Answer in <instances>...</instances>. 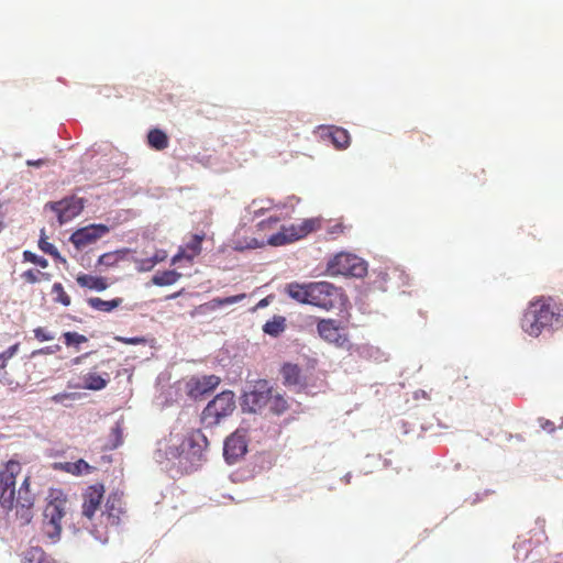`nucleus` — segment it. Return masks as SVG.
I'll return each mask as SVG.
<instances>
[{"label":"nucleus","mask_w":563,"mask_h":563,"mask_svg":"<svg viewBox=\"0 0 563 563\" xmlns=\"http://www.w3.org/2000/svg\"><path fill=\"white\" fill-rule=\"evenodd\" d=\"M286 292L300 303L311 305L327 311L340 308L346 301L342 288L329 282L290 283L286 287Z\"/></svg>","instance_id":"2"},{"label":"nucleus","mask_w":563,"mask_h":563,"mask_svg":"<svg viewBox=\"0 0 563 563\" xmlns=\"http://www.w3.org/2000/svg\"><path fill=\"white\" fill-rule=\"evenodd\" d=\"M244 298H246L245 294H240V295H235V296H229V297H224V298H213L208 305L212 309H214V308H219V307H223V306H228V305H233V303L240 302Z\"/></svg>","instance_id":"32"},{"label":"nucleus","mask_w":563,"mask_h":563,"mask_svg":"<svg viewBox=\"0 0 563 563\" xmlns=\"http://www.w3.org/2000/svg\"><path fill=\"white\" fill-rule=\"evenodd\" d=\"M294 198H288L286 201H275L268 197H261L253 199L251 203L247 206L246 211L251 216V220H255L260 217L265 216L271 211H283L289 209V211L294 210Z\"/></svg>","instance_id":"12"},{"label":"nucleus","mask_w":563,"mask_h":563,"mask_svg":"<svg viewBox=\"0 0 563 563\" xmlns=\"http://www.w3.org/2000/svg\"><path fill=\"white\" fill-rule=\"evenodd\" d=\"M21 472V464L9 461L3 471H0V505L7 510L13 509L15 478Z\"/></svg>","instance_id":"8"},{"label":"nucleus","mask_w":563,"mask_h":563,"mask_svg":"<svg viewBox=\"0 0 563 563\" xmlns=\"http://www.w3.org/2000/svg\"><path fill=\"white\" fill-rule=\"evenodd\" d=\"M63 339L67 346H74L76 351L79 350L80 344L88 342V338L86 335L70 331L63 333Z\"/></svg>","instance_id":"30"},{"label":"nucleus","mask_w":563,"mask_h":563,"mask_svg":"<svg viewBox=\"0 0 563 563\" xmlns=\"http://www.w3.org/2000/svg\"><path fill=\"white\" fill-rule=\"evenodd\" d=\"M327 271L330 275L362 277L366 274L367 267L355 254L341 252L328 262Z\"/></svg>","instance_id":"7"},{"label":"nucleus","mask_w":563,"mask_h":563,"mask_svg":"<svg viewBox=\"0 0 563 563\" xmlns=\"http://www.w3.org/2000/svg\"><path fill=\"white\" fill-rule=\"evenodd\" d=\"M123 302L122 298H114L111 300H103L99 297L88 298L87 303L95 310L110 312L118 307H120Z\"/></svg>","instance_id":"23"},{"label":"nucleus","mask_w":563,"mask_h":563,"mask_svg":"<svg viewBox=\"0 0 563 563\" xmlns=\"http://www.w3.org/2000/svg\"><path fill=\"white\" fill-rule=\"evenodd\" d=\"M185 250L180 249L177 254H175L172 258V265L177 264L180 260L184 258Z\"/></svg>","instance_id":"47"},{"label":"nucleus","mask_w":563,"mask_h":563,"mask_svg":"<svg viewBox=\"0 0 563 563\" xmlns=\"http://www.w3.org/2000/svg\"><path fill=\"white\" fill-rule=\"evenodd\" d=\"M123 512V501L121 496L118 494H111L107 499L106 510L102 512V517L106 518L107 526H118Z\"/></svg>","instance_id":"18"},{"label":"nucleus","mask_w":563,"mask_h":563,"mask_svg":"<svg viewBox=\"0 0 563 563\" xmlns=\"http://www.w3.org/2000/svg\"><path fill=\"white\" fill-rule=\"evenodd\" d=\"M286 329V318L283 316H274L263 325V332L271 336L277 338Z\"/></svg>","instance_id":"25"},{"label":"nucleus","mask_w":563,"mask_h":563,"mask_svg":"<svg viewBox=\"0 0 563 563\" xmlns=\"http://www.w3.org/2000/svg\"><path fill=\"white\" fill-rule=\"evenodd\" d=\"M166 257H167V254L165 251H158L155 253L154 256L151 257V260H155L156 264H157V263L165 261Z\"/></svg>","instance_id":"46"},{"label":"nucleus","mask_w":563,"mask_h":563,"mask_svg":"<svg viewBox=\"0 0 563 563\" xmlns=\"http://www.w3.org/2000/svg\"><path fill=\"white\" fill-rule=\"evenodd\" d=\"M52 294L55 295L54 301L62 303L65 307H68L71 302L69 295L65 291L63 285L60 283H55L52 286Z\"/></svg>","instance_id":"33"},{"label":"nucleus","mask_w":563,"mask_h":563,"mask_svg":"<svg viewBox=\"0 0 563 563\" xmlns=\"http://www.w3.org/2000/svg\"><path fill=\"white\" fill-rule=\"evenodd\" d=\"M23 257L25 261L36 264V265L41 266L42 268H46L48 266V262L46 258L37 256L36 254L32 253L31 251H24Z\"/></svg>","instance_id":"38"},{"label":"nucleus","mask_w":563,"mask_h":563,"mask_svg":"<svg viewBox=\"0 0 563 563\" xmlns=\"http://www.w3.org/2000/svg\"><path fill=\"white\" fill-rule=\"evenodd\" d=\"M272 393L273 388L269 386L267 380H257L254 384L253 389L245 394L244 402L250 407L251 411H261L262 409L267 408V405H269Z\"/></svg>","instance_id":"13"},{"label":"nucleus","mask_w":563,"mask_h":563,"mask_svg":"<svg viewBox=\"0 0 563 563\" xmlns=\"http://www.w3.org/2000/svg\"><path fill=\"white\" fill-rule=\"evenodd\" d=\"M169 442L173 444L166 451V454L173 459L187 456H200L202 451L208 446V439L201 430L190 431L186 438L178 444L179 439L176 435H170Z\"/></svg>","instance_id":"6"},{"label":"nucleus","mask_w":563,"mask_h":563,"mask_svg":"<svg viewBox=\"0 0 563 563\" xmlns=\"http://www.w3.org/2000/svg\"><path fill=\"white\" fill-rule=\"evenodd\" d=\"M115 341L121 342L123 344L128 345H139V344H146L147 340L144 336H133V338H125V336H115Z\"/></svg>","instance_id":"41"},{"label":"nucleus","mask_w":563,"mask_h":563,"mask_svg":"<svg viewBox=\"0 0 563 563\" xmlns=\"http://www.w3.org/2000/svg\"><path fill=\"white\" fill-rule=\"evenodd\" d=\"M45 552L40 547H31L23 552V563H41V559Z\"/></svg>","instance_id":"31"},{"label":"nucleus","mask_w":563,"mask_h":563,"mask_svg":"<svg viewBox=\"0 0 563 563\" xmlns=\"http://www.w3.org/2000/svg\"><path fill=\"white\" fill-rule=\"evenodd\" d=\"M350 228V225H345L342 221H338L327 228V238L330 240H335L340 235L345 234L346 230Z\"/></svg>","instance_id":"34"},{"label":"nucleus","mask_w":563,"mask_h":563,"mask_svg":"<svg viewBox=\"0 0 563 563\" xmlns=\"http://www.w3.org/2000/svg\"><path fill=\"white\" fill-rule=\"evenodd\" d=\"M267 305V299L264 298L262 300H260V302L257 303V307L261 308V307H265Z\"/></svg>","instance_id":"53"},{"label":"nucleus","mask_w":563,"mask_h":563,"mask_svg":"<svg viewBox=\"0 0 563 563\" xmlns=\"http://www.w3.org/2000/svg\"><path fill=\"white\" fill-rule=\"evenodd\" d=\"M185 250V255H184V258L187 260L188 262H192L194 258L197 256V255H192V252Z\"/></svg>","instance_id":"50"},{"label":"nucleus","mask_w":563,"mask_h":563,"mask_svg":"<svg viewBox=\"0 0 563 563\" xmlns=\"http://www.w3.org/2000/svg\"><path fill=\"white\" fill-rule=\"evenodd\" d=\"M65 512L66 499L58 497L49 500L44 508L42 532L51 542H56L60 537Z\"/></svg>","instance_id":"4"},{"label":"nucleus","mask_w":563,"mask_h":563,"mask_svg":"<svg viewBox=\"0 0 563 563\" xmlns=\"http://www.w3.org/2000/svg\"><path fill=\"white\" fill-rule=\"evenodd\" d=\"M53 468L57 471H63L69 473L71 475H82L88 474L92 471V466L89 465L85 460L80 459L76 462H57L53 464Z\"/></svg>","instance_id":"20"},{"label":"nucleus","mask_w":563,"mask_h":563,"mask_svg":"<svg viewBox=\"0 0 563 563\" xmlns=\"http://www.w3.org/2000/svg\"><path fill=\"white\" fill-rule=\"evenodd\" d=\"M267 409L275 415H282L288 409V402L283 395L273 391Z\"/></svg>","instance_id":"29"},{"label":"nucleus","mask_w":563,"mask_h":563,"mask_svg":"<svg viewBox=\"0 0 563 563\" xmlns=\"http://www.w3.org/2000/svg\"><path fill=\"white\" fill-rule=\"evenodd\" d=\"M33 333L35 339L38 340L40 342L52 341L54 339V335L42 327L34 329Z\"/></svg>","instance_id":"42"},{"label":"nucleus","mask_w":563,"mask_h":563,"mask_svg":"<svg viewBox=\"0 0 563 563\" xmlns=\"http://www.w3.org/2000/svg\"><path fill=\"white\" fill-rule=\"evenodd\" d=\"M38 247L46 254H49L52 256H54L55 258H58L62 262H66L65 258H63L59 254V252L57 251V249L54 246V244H52L51 242L47 241L46 238L44 236H41L40 241H38Z\"/></svg>","instance_id":"35"},{"label":"nucleus","mask_w":563,"mask_h":563,"mask_svg":"<svg viewBox=\"0 0 563 563\" xmlns=\"http://www.w3.org/2000/svg\"><path fill=\"white\" fill-rule=\"evenodd\" d=\"M84 388L91 390H100L107 386L108 380L95 372L87 373L84 377Z\"/></svg>","instance_id":"28"},{"label":"nucleus","mask_w":563,"mask_h":563,"mask_svg":"<svg viewBox=\"0 0 563 563\" xmlns=\"http://www.w3.org/2000/svg\"><path fill=\"white\" fill-rule=\"evenodd\" d=\"M40 276L44 279H49V274L35 269H27L21 274V278L29 284H35L40 282Z\"/></svg>","instance_id":"36"},{"label":"nucleus","mask_w":563,"mask_h":563,"mask_svg":"<svg viewBox=\"0 0 563 563\" xmlns=\"http://www.w3.org/2000/svg\"><path fill=\"white\" fill-rule=\"evenodd\" d=\"M115 262L117 256L114 253H104L98 260V263L104 266H112Z\"/></svg>","instance_id":"43"},{"label":"nucleus","mask_w":563,"mask_h":563,"mask_svg":"<svg viewBox=\"0 0 563 563\" xmlns=\"http://www.w3.org/2000/svg\"><path fill=\"white\" fill-rule=\"evenodd\" d=\"M45 207L57 214V220L59 224L63 225L71 221L82 211L85 201L82 198L71 196L59 201L48 202Z\"/></svg>","instance_id":"10"},{"label":"nucleus","mask_w":563,"mask_h":563,"mask_svg":"<svg viewBox=\"0 0 563 563\" xmlns=\"http://www.w3.org/2000/svg\"><path fill=\"white\" fill-rule=\"evenodd\" d=\"M181 277V274L176 271H164L158 272L152 277V283L156 286H169L175 284L179 278Z\"/></svg>","instance_id":"26"},{"label":"nucleus","mask_w":563,"mask_h":563,"mask_svg":"<svg viewBox=\"0 0 563 563\" xmlns=\"http://www.w3.org/2000/svg\"><path fill=\"white\" fill-rule=\"evenodd\" d=\"M76 398V394L73 393H59L54 395L51 400L55 404L64 402L65 400H74Z\"/></svg>","instance_id":"44"},{"label":"nucleus","mask_w":563,"mask_h":563,"mask_svg":"<svg viewBox=\"0 0 563 563\" xmlns=\"http://www.w3.org/2000/svg\"><path fill=\"white\" fill-rule=\"evenodd\" d=\"M19 350L20 343H15L0 353V383L8 385L12 384V380L8 377L5 368L8 362L19 352Z\"/></svg>","instance_id":"22"},{"label":"nucleus","mask_w":563,"mask_h":563,"mask_svg":"<svg viewBox=\"0 0 563 563\" xmlns=\"http://www.w3.org/2000/svg\"><path fill=\"white\" fill-rule=\"evenodd\" d=\"M108 232L109 228L104 224H90L76 230L70 236V242L77 249H82L91 243H95L98 239L102 238Z\"/></svg>","instance_id":"15"},{"label":"nucleus","mask_w":563,"mask_h":563,"mask_svg":"<svg viewBox=\"0 0 563 563\" xmlns=\"http://www.w3.org/2000/svg\"><path fill=\"white\" fill-rule=\"evenodd\" d=\"M34 500L35 495L30 489V477H25L18 490V496L14 495L13 505V508H16V517L21 520L22 525L31 522Z\"/></svg>","instance_id":"11"},{"label":"nucleus","mask_w":563,"mask_h":563,"mask_svg":"<svg viewBox=\"0 0 563 563\" xmlns=\"http://www.w3.org/2000/svg\"><path fill=\"white\" fill-rule=\"evenodd\" d=\"M202 236L195 234L187 243L186 250L192 252V255H199L201 252Z\"/></svg>","instance_id":"39"},{"label":"nucleus","mask_w":563,"mask_h":563,"mask_svg":"<svg viewBox=\"0 0 563 563\" xmlns=\"http://www.w3.org/2000/svg\"><path fill=\"white\" fill-rule=\"evenodd\" d=\"M76 282L79 286L93 289L97 291H103L108 288V283L104 277L101 276H92L88 274H79L76 277Z\"/></svg>","instance_id":"21"},{"label":"nucleus","mask_w":563,"mask_h":563,"mask_svg":"<svg viewBox=\"0 0 563 563\" xmlns=\"http://www.w3.org/2000/svg\"><path fill=\"white\" fill-rule=\"evenodd\" d=\"M317 332L323 341L335 347L349 350L352 345L349 334L335 319H320L317 323Z\"/></svg>","instance_id":"9"},{"label":"nucleus","mask_w":563,"mask_h":563,"mask_svg":"<svg viewBox=\"0 0 563 563\" xmlns=\"http://www.w3.org/2000/svg\"><path fill=\"white\" fill-rule=\"evenodd\" d=\"M104 487L101 484L89 486L84 493L82 515L92 519L103 499Z\"/></svg>","instance_id":"16"},{"label":"nucleus","mask_w":563,"mask_h":563,"mask_svg":"<svg viewBox=\"0 0 563 563\" xmlns=\"http://www.w3.org/2000/svg\"><path fill=\"white\" fill-rule=\"evenodd\" d=\"M235 409L234 394L225 390L217 395L203 409L201 420L207 427L217 426Z\"/></svg>","instance_id":"5"},{"label":"nucleus","mask_w":563,"mask_h":563,"mask_svg":"<svg viewBox=\"0 0 563 563\" xmlns=\"http://www.w3.org/2000/svg\"><path fill=\"white\" fill-rule=\"evenodd\" d=\"M41 563H58V562L51 555H47L46 553H44L43 558L41 559Z\"/></svg>","instance_id":"49"},{"label":"nucleus","mask_w":563,"mask_h":563,"mask_svg":"<svg viewBox=\"0 0 563 563\" xmlns=\"http://www.w3.org/2000/svg\"><path fill=\"white\" fill-rule=\"evenodd\" d=\"M44 164H45L44 159H36V161L29 159V161H26V165L27 166L42 167Z\"/></svg>","instance_id":"48"},{"label":"nucleus","mask_w":563,"mask_h":563,"mask_svg":"<svg viewBox=\"0 0 563 563\" xmlns=\"http://www.w3.org/2000/svg\"><path fill=\"white\" fill-rule=\"evenodd\" d=\"M113 431H114L117 434H120V429H119V427H117L115 429H113Z\"/></svg>","instance_id":"55"},{"label":"nucleus","mask_w":563,"mask_h":563,"mask_svg":"<svg viewBox=\"0 0 563 563\" xmlns=\"http://www.w3.org/2000/svg\"><path fill=\"white\" fill-rule=\"evenodd\" d=\"M288 214L282 216H269L267 219L262 220L257 223L258 231H265L273 229L282 219H285Z\"/></svg>","instance_id":"37"},{"label":"nucleus","mask_w":563,"mask_h":563,"mask_svg":"<svg viewBox=\"0 0 563 563\" xmlns=\"http://www.w3.org/2000/svg\"><path fill=\"white\" fill-rule=\"evenodd\" d=\"M135 264L139 272H150L156 265V261L148 257L143 260H135Z\"/></svg>","instance_id":"40"},{"label":"nucleus","mask_w":563,"mask_h":563,"mask_svg":"<svg viewBox=\"0 0 563 563\" xmlns=\"http://www.w3.org/2000/svg\"><path fill=\"white\" fill-rule=\"evenodd\" d=\"M147 143L152 148L163 151L168 147V136L159 129H152L147 134Z\"/></svg>","instance_id":"24"},{"label":"nucleus","mask_w":563,"mask_h":563,"mask_svg":"<svg viewBox=\"0 0 563 563\" xmlns=\"http://www.w3.org/2000/svg\"><path fill=\"white\" fill-rule=\"evenodd\" d=\"M563 325V308L551 297H539L530 301L521 319V329L537 338L543 331H554Z\"/></svg>","instance_id":"1"},{"label":"nucleus","mask_w":563,"mask_h":563,"mask_svg":"<svg viewBox=\"0 0 563 563\" xmlns=\"http://www.w3.org/2000/svg\"><path fill=\"white\" fill-rule=\"evenodd\" d=\"M221 379L216 375H207L197 379L195 383V390L199 394H206L213 390L219 384Z\"/></svg>","instance_id":"27"},{"label":"nucleus","mask_w":563,"mask_h":563,"mask_svg":"<svg viewBox=\"0 0 563 563\" xmlns=\"http://www.w3.org/2000/svg\"><path fill=\"white\" fill-rule=\"evenodd\" d=\"M410 137L413 140V139H418L420 141H423V135L420 133V132H412Z\"/></svg>","instance_id":"52"},{"label":"nucleus","mask_w":563,"mask_h":563,"mask_svg":"<svg viewBox=\"0 0 563 563\" xmlns=\"http://www.w3.org/2000/svg\"><path fill=\"white\" fill-rule=\"evenodd\" d=\"M540 421H541V428H542L543 430H547V431H549V432L554 431V423H553L552 421H550V420H543V419H541Z\"/></svg>","instance_id":"45"},{"label":"nucleus","mask_w":563,"mask_h":563,"mask_svg":"<svg viewBox=\"0 0 563 563\" xmlns=\"http://www.w3.org/2000/svg\"><path fill=\"white\" fill-rule=\"evenodd\" d=\"M322 228V219L309 218L303 219L300 223H292L290 225H283L280 231L271 235L266 242L258 241L257 239H251L250 242H242L240 240L235 241L234 249L238 251H243L246 249H258L263 247L265 244H269L272 246H282L296 241H299L312 232H316Z\"/></svg>","instance_id":"3"},{"label":"nucleus","mask_w":563,"mask_h":563,"mask_svg":"<svg viewBox=\"0 0 563 563\" xmlns=\"http://www.w3.org/2000/svg\"><path fill=\"white\" fill-rule=\"evenodd\" d=\"M322 139H329L338 150H345L349 147L351 137L349 132L340 126L329 125L319 128Z\"/></svg>","instance_id":"17"},{"label":"nucleus","mask_w":563,"mask_h":563,"mask_svg":"<svg viewBox=\"0 0 563 563\" xmlns=\"http://www.w3.org/2000/svg\"><path fill=\"white\" fill-rule=\"evenodd\" d=\"M283 383L285 386H305L306 379L302 375L301 368L294 363H285L280 368Z\"/></svg>","instance_id":"19"},{"label":"nucleus","mask_w":563,"mask_h":563,"mask_svg":"<svg viewBox=\"0 0 563 563\" xmlns=\"http://www.w3.org/2000/svg\"><path fill=\"white\" fill-rule=\"evenodd\" d=\"M89 354H90V353H86V354H82V355H80V356L75 357V358L71 361V362H73V364H75V365L80 364V363L82 362V360H84L85 357H87Z\"/></svg>","instance_id":"51"},{"label":"nucleus","mask_w":563,"mask_h":563,"mask_svg":"<svg viewBox=\"0 0 563 563\" xmlns=\"http://www.w3.org/2000/svg\"><path fill=\"white\" fill-rule=\"evenodd\" d=\"M246 435L247 431L245 429H238L225 439L223 455L229 463H234L239 457L246 453Z\"/></svg>","instance_id":"14"},{"label":"nucleus","mask_w":563,"mask_h":563,"mask_svg":"<svg viewBox=\"0 0 563 563\" xmlns=\"http://www.w3.org/2000/svg\"><path fill=\"white\" fill-rule=\"evenodd\" d=\"M179 295H180V291H179V292H175V294H173V295H169V296L167 297V299H174V298L178 297Z\"/></svg>","instance_id":"54"}]
</instances>
